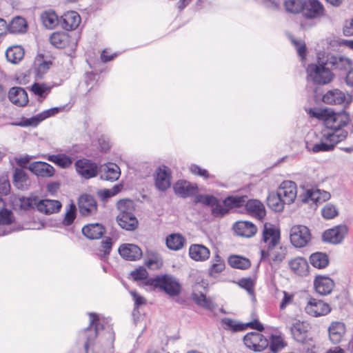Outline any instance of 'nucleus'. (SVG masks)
I'll use <instances>...</instances> for the list:
<instances>
[{
  "instance_id": "052dcab7",
  "label": "nucleus",
  "mask_w": 353,
  "mask_h": 353,
  "mask_svg": "<svg viewBox=\"0 0 353 353\" xmlns=\"http://www.w3.org/2000/svg\"><path fill=\"white\" fill-rule=\"evenodd\" d=\"M290 41L296 48L299 56L302 60L306 57L307 48L305 42L303 40H296L292 37H290Z\"/></svg>"
},
{
  "instance_id": "680f3d73",
  "label": "nucleus",
  "mask_w": 353,
  "mask_h": 353,
  "mask_svg": "<svg viewBox=\"0 0 353 353\" xmlns=\"http://www.w3.org/2000/svg\"><path fill=\"white\" fill-rule=\"evenodd\" d=\"M195 203H201L208 206H214L217 203L216 197L207 194H196Z\"/></svg>"
},
{
  "instance_id": "8fccbe9b",
  "label": "nucleus",
  "mask_w": 353,
  "mask_h": 353,
  "mask_svg": "<svg viewBox=\"0 0 353 353\" xmlns=\"http://www.w3.org/2000/svg\"><path fill=\"white\" fill-rule=\"evenodd\" d=\"M30 90L39 98L45 99L50 94L51 87L46 83H34L31 86Z\"/></svg>"
},
{
  "instance_id": "0e129e2a",
  "label": "nucleus",
  "mask_w": 353,
  "mask_h": 353,
  "mask_svg": "<svg viewBox=\"0 0 353 353\" xmlns=\"http://www.w3.org/2000/svg\"><path fill=\"white\" fill-rule=\"evenodd\" d=\"M13 221L11 211L5 209L0 210V225H9Z\"/></svg>"
},
{
  "instance_id": "5fc2aeb1",
  "label": "nucleus",
  "mask_w": 353,
  "mask_h": 353,
  "mask_svg": "<svg viewBox=\"0 0 353 353\" xmlns=\"http://www.w3.org/2000/svg\"><path fill=\"white\" fill-rule=\"evenodd\" d=\"M284 6L287 12L293 14L301 12L304 8L303 0H285Z\"/></svg>"
},
{
  "instance_id": "4be33fe9",
  "label": "nucleus",
  "mask_w": 353,
  "mask_h": 353,
  "mask_svg": "<svg viewBox=\"0 0 353 353\" xmlns=\"http://www.w3.org/2000/svg\"><path fill=\"white\" fill-rule=\"evenodd\" d=\"M28 169L36 176H53L54 174V168L43 161L32 162L29 165Z\"/></svg>"
},
{
  "instance_id": "473e14b6",
  "label": "nucleus",
  "mask_w": 353,
  "mask_h": 353,
  "mask_svg": "<svg viewBox=\"0 0 353 353\" xmlns=\"http://www.w3.org/2000/svg\"><path fill=\"white\" fill-rule=\"evenodd\" d=\"M46 159L62 169L69 168L73 163V159L64 153L48 154Z\"/></svg>"
},
{
  "instance_id": "c85d7f7f",
  "label": "nucleus",
  "mask_w": 353,
  "mask_h": 353,
  "mask_svg": "<svg viewBox=\"0 0 353 353\" xmlns=\"http://www.w3.org/2000/svg\"><path fill=\"white\" fill-rule=\"evenodd\" d=\"M190 257L196 261H204L209 259L210 250L201 244H193L189 248Z\"/></svg>"
},
{
  "instance_id": "de8ad7c7",
  "label": "nucleus",
  "mask_w": 353,
  "mask_h": 353,
  "mask_svg": "<svg viewBox=\"0 0 353 353\" xmlns=\"http://www.w3.org/2000/svg\"><path fill=\"white\" fill-rule=\"evenodd\" d=\"M192 299L199 305L209 310H213L215 309V305L210 298L206 297L203 293H194L192 294Z\"/></svg>"
},
{
  "instance_id": "774afa93",
  "label": "nucleus",
  "mask_w": 353,
  "mask_h": 353,
  "mask_svg": "<svg viewBox=\"0 0 353 353\" xmlns=\"http://www.w3.org/2000/svg\"><path fill=\"white\" fill-rule=\"evenodd\" d=\"M131 275L136 281L144 280L148 277V272L145 268L140 267L131 272Z\"/></svg>"
},
{
  "instance_id": "09e8293b",
  "label": "nucleus",
  "mask_w": 353,
  "mask_h": 353,
  "mask_svg": "<svg viewBox=\"0 0 353 353\" xmlns=\"http://www.w3.org/2000/svg\"><path fill=\"white\" fill-rule=\"evenodd\" d=\"M247 196H230L223 201L224 205L228 208H239L245 205Z\"/></svg>"
},
{
  "instance_id": "6e6d98bb",
  "label": "nucleus",
  "mask_w": 353,
  "mask_h": 353,
  "mask_svg": "<svg viewBox=\"0 0 353 353\" xmlns=\"http://www.w3.org/2000/svg\"><path fill=\"white\" fill-rule=\"evenodd\" d=\"M117 208L119 210V214L132 215L133 213V202L129 199H122L118 201Z\"/></svg>"
},
{
  "instance_id": "9d476101",
  "label": "nucleus",
  "mask_w": 353,
  "mask_h": 353,
  "mask_svg": "<svg viewBox=\"0 0 353 353\" xmlns=\"http://www.w3.org/2000/svg\"><path fill=\"white\" fill-rule=\"evenodd\" d=\"M322 101L329 105H347L351 102V96L338 88H333L323 95Z\"/></svg>"
},
{
  "instance_id": "a18cd8bd",
  "label": "nucleus",
  "mask_w": 353,
  "mask_h": 353,
  "mask_svg": "<svg viewBox=\"0 0 353 353\" xmlns=\"http://www.w3.org/2000/svg\"><path fill=\"white\" fill-rule=\"evenodd\" d=\"M8 30L14 34L25 32L27 30L26 19L21 17H14L9 24Z\"/></svg>"
},
{
  "instance_id": "bf43d9fd",
  "label": "nucleus",
  "mask_w": 353,
  "mask_h": 353,
  "mask_svg": "<svg viewBox=\"0 0 353 353\" xmlns=\"http://www.w3.org/2000/svg\"><path fill=\"white\" fill-rule=\"evenodd\" d=\"M269 344L270 350L274 352L280 351L285 346L283 338L277 335H272Z\"/></svg>"
},
{
  "instance_id": "aec40b11",
  "label": "nucleus",
  "mask_w": 353,
  "mask_h": 353,
  "mask_svg": "<svg viewBox=\"0 0 353 353\" xmlns=\"http://www.w3.org/2000/svg\"><path fill=\"white\" fill-rule=\"evenodd\" d=\"M119 253L121 256L128 261H137L141 259L142 251L135 244L124 243L120 245Z\"/></svg>"
},
{
  "instance_id": "79ce46f5",
  "label": "nucleus",
  "mask_w": 353,
  "mask_h": 353,
  "mask_svg": "<svg viewBox=\"0 0 353 353\" xmlns=\"http://www.w3.org/2000/svg\"><path fill=\"white\" fill-rule=\"evenodd\" d=\"M52 63L50 61L44 60L42 54H38L34 61V70L37 77L41 78L42 76L49 70Z\"/></svg>"
},
{
  "instance_id": "5701e85b",
  "label": "nucleus",
  "mask_w": 353,
  "mask_h": 353,
  "mask_svg": "<svg viewBox=\"0 0 353 353\" xmlns=\"http://www.w3.org/2000/svg\"><path fill=\"white\" fill-rule=\"evenodd\" d=\"M81 22L79 14L75 11H68L63 14L60 19V25L65 30L76 29Z\"/></svg>"
},
{
  "instance_id": "58836bf2",
  "label": "nucleus",
  "mask_w": 353,
  "mask_h": 353,
  "mask_svg": "<svg viewBox=\"0 0 353 353\" xmlns=\"http://www.w3.org/2000/svg\"><path fill=\"white\" fill-rule=\"evenodd\" d=\"M267 204L272 210L281 212L287 203L278 192H270L267 198Z\"/></svg>"
},
{
  "instance_id": "e2e57ef3",
  "label": "nucleus",
  "mask_w": 353,
  "mask_h": 353,
  "mask_svg": "<svg viewBox=\"0 0 353 353\" xmlns=\"http://www.w3.org/2000/svg\"><path fill=\"white\" fill-rule=\"evenodd\" d=\"M99 76L97 73L87 72L85 74V82L88 88V91L90 92L94 87L97 84Z\"/></svg>"
},
{
  "instance_id": "6e6552de",
  "label": "nucleus",
  "mask_w": 353,
  "mask_h": 353,
  "mask_svg": "<svg viewBox=\"0 0 353 353\" xmlns=\"http://www.w3.org/2000/svg\"><path fill=\"white\" fill-rule=\"evenodd\" d=\"M281 232L279 229L271 223H265L263 225L261 248L279 244Z\"/></svg>"
},
{
  "instance_id": "4468645a",
  "label": "nucleus",
  "mask_w": 353,
  "mask_h": 353,
  "mask_svg": "<svg viewBox=\"0 0 353 353\" xmlns=\"http://www.w3.org/2000/svg\"><path fill=\"white\" fill-rule=\"evenodd\" d=\"M330 310L331 308L327 303L316 299H310L305 307V312L314 317L325 316Z\"/></svg>"
},
{
  "instance_id": "69168bd1",
  "label": "nucleus",
  "mask_w": 353,
  "mask_h": 353,
  "mask_svg": "<svg viewBox=\"0 0 353 353\" xmlns=\"http://www.w3.org/2000/svg\"><path fill=\"white\" fill-rule=\"evenodd\" d=\"M239 286L246 290L251 295L254 294V281L251 278L242 279L239 282Z\"/></svg>"
},
{
  "instance_id": "b1692460",
  "label": "nucleus",
  "mask_w": 353,
  "mask_h": 353,
  "mask_svg": "<svg viewBox=\"0 0 353 353\" xmlns=\"http://www.w3.org/2000/svg\"><path fill=\"white\" fill-rule=\"evenodd\" d=\"M8 99L14 105L22 107L28 102L26 91L21 87H12L8 92Z\"/></svg>"
},
{
  "instance_id": "c03bdc74",
  "label": "nucleus",
  "mask_w": 353,
  "mask_h": 353,
  "mask_svg": "<svg viewBox=\"0 0 353 353\" xmlns=\"http://www.w3.org/2000/svg\"><path fill=\"white\" fill-rule=\"evenodd\" d=\"M130 188L128 185L125 184L124 181H121L114 185L110 189H104L98 192V195L102 200H107L108 199L115 196L123 190H127Z\"/></svg>"
},
{
  "instance_id": "cd10ccee",
  "label": "nucleus",
  "mask_w": 353,
  "mask_h": 353,
  "mask_svg": "<svg viewBox=\"0 0 353 353\" xmlns=\"http://www.w3.org/2000/svg\"><path fill=\"white\" fill-rule=\"evenodd\" d=\"M61 203L57 200L51 199H38L37 210L39 212L50 214L59 212L61 208Z\"/></svg>"
},
{
  "instance_id": "423d86ee",
  "label": "nucleus",
  "mask_w": 353,
  "mask_h": 353,
  "mask_svg": "<svg viewBox=\"0 0 353 353\" xmlns=\"http://www.w3.org/2000/svg\"><path fill=\"white\" fill-rule=\"evenodd\" d=\"M290 239L294 247L302 248L309 244L312 234L307 227L303 225H294L290 229Z\"/></svg>"
},
{
  "instance_id": "9b49d317",
  "label": "nucleus",
  "mask_w": 353,
  "mask_h": 353,
  "mask_svg": "<svg viewBox=\"0 0 353 353\" xmlns=\"http://www.w3.org/2000/svg\"><path fill=\"white\" fill-rule=\"evenodd\" d=\"M348 232L345 225H339L330 229L326 230L322 235L323 241L332 244H339L345 239Z\"/></svg>"
},
{
  "instance_id": "c756f323",
  "label": "nucleus",
  "mask_w": 353,
  "mask_h": 353,
  "mask_svg": "<svg viewBox=\"0 0 353 353\" xmlns=\"http://www.w3.org/2000/svg\"><path fill=\"white\" fill-rule=\"evenodd\" d=\"M324 12V7L319 0H308L303 15L307 19H315L323 16Z\"/></svg>"
},
{
  "instance_id": "a211bd4d",
  "label": "nucleus",
  "mask_w": 353,
  "mask_h": 353,
  "mask_svg": "<svg viewBox=\"0 0 353 353\" xmlns=\"http://www.w3.org/2000/svg\"><path fill=\"white\" fill-rule=\"evenodd\" d=\"M277 192L287 204L292 203L297 194L296 185L292 181H285L279 186Z\"/></svg>"
},
{
  "instance_id": "7c9ffc66",
  "label": "nucleus",
  "mask_w": 353,
  "mask_h": 353,
  "mask_svg": "<svg viewBox=\"0 0 353 353\" xmlns=\"http://www.w3.org/2000/svg\"><path fill=\"white\" fill-rule=\"evenodd\" d=\"M329 338L332 343L336 344L341 341L345 333V327L341 322H332L328 328Z\"/></svg>"
},
{
  "instance_id": "2eb2a0df",
  "label": "nucleus",
  "mask_w": 353,
  "mask_h": 353,
  "mask_svg": "<svg viewBox=\"0 0 353 353\" xmlns=\"http://www.w3.org/2000/svg\"><path fill=\"white\" fill-rule=\"evenodd\" d=\"M79 212L82 216H92L97 212V203L94 198L90 194L81 195L78 201Z\"/></svg>"
},
{
  "instance_id": "dca6fc26",
  "label": "nucleus",
  "mask_w": 353,
  "mask_h": 353,
  "mask_svg": "<svg viewBox=\"0 0 353 353\" xmlns=\"http://www.w3.org/2000/svg\"><path fill=\"white\" fill-rule=\"evenodd\" d=\"M157 284L171 296H177L181 292L179 283L172 276L165 275L157 280Z\"/></svg>"
},
{
  "instance_id": "f03ea898",
  "label": "nucleus",
  "mask_w": 353,
  "mask_h": 353,
  "mask_svg": "<svg viewBox=\"0 0 353 353\" xmlns=\"http://www.w3.org/2000/svg\"><path fill=\"white\" fill-rule=\"evenodd\" d=\"M317 139L316 143L314 144H307V149L313 152H325L332 151L336 145L345 139V133L342 132L340 134L330 132V130L323 129L318 134H316Z\"/></svg>"
},
{
  "instance_id": "ea45409f",
  "label": "nucleus",
  "mask_w": 353,
  "mask_h": 353,
  "mask_svg": "<svg viewBox=\"0 0 353 353\" xmlns=\"http://www.w3.org/2000/svg\"><path fill=\"white\" fill-rule=\"evenodd\" d=\"M291 333L295 341L303 343L307 337V326L303 322H295L291 327Z\"/></svg>"
},
{
  "instance_id": "ddd939ff",
  "label": "nucleus",
  "mask_w": 353,
  "mask_h": 353,
  "mask_svg": "<svg viewBox=\"0 0 353 353\" xmlns=\"http://www.w3.org/2000/svg\"><path fill=\"white\" fill-rule=\"evenodd\" d=\"M221 323L224 329L231 330L232 332H238L244 330L247 327L257 331L261 332L264 327L263 325L258 321L254 320L253 321L249 322L247 324H241L229 318L223 319Z\"/></svg>"
},
{
  "instance_id": "1a4fd4ad",
  "label": "nucleus",
  "mask_w": 353,
  "mask_h": 353,
  "mask_svg": "<svg viewBox=\"0 0 353 353\" xmlns=\"http://www.w3.org/2000/svg\"><path fill=\"white\" fill-rule=\"evenodd\" d=\"M74 166L77 173L81 176H97L99 174V165L90 159H77Z\"/></svg>"
},
{
  "instance_id": "603ef678",
  "label": "nucleus",
  "mask_w": 353,
  "mask_h": 353,
  "mask_svg": "<svg viewBox=\"0 0 353 353\" xmlns=\"http://www.w3.org/2000/svg\"><path fill=\"white\" fill-rule=\"evenodd\" d=\"M339 210L338 207L332 203L325 204L321 209V215L327 220L334 219L339 215Z\"/></svg>"
},
{
  "instance_id": "338daca9",
  "label": "nucleus",
  "mask_w": 353,
  "mask_h": 353,
  "mask_svg": "<svg viewBox=\"0 0 353 353\" xmlns=\"http://www.w3.org/2000/svg\"><path fill=\"white\" fill-rule=\"evenodd\" d=\"M170 178H156L155 185L159 190L165 191L170 187Z\"/></svg>"
},
{
  "instance_id": "4d7b16f0",
  "label": "nucleus",
  "mask_w": 353,
  "mask_h": 353,
  "mask_svg": "<svg viewBox=\"0 0 353 353\" xmlns=\"http://www.w3.org/2000/svg\"><path fill=\"white\" fill-rule=\"evenodd\" d=\"M76 205L72 201H71L69 205V208L67 210L64 219L63 220V224L64 225H70L73 223L74 220L76 218Z\"/></svg>"
},
{
  "instance_id": "393cba45",
  "label": "nucleus",
  "mask_w": 353,
  "mask_h": 353,
  "mask_svg": "<svg viewBox=\"0 0 353 353\" xmlns=\"http://www.w3.org/2000/svg\"><path fill=\"white\" fill-rule=\"evenodd\" d=\"M233 230L237 235L250 238L256 233L257 228L252 222L240 221L235 223Z\"/></svg>"
},
{
  "instance_id": "bb28decb",
  "label": "nucleus",
  "mask_w": 353,
  "mask_h": 353,
  "mask_svg": "<svg viewBox=\"0 0 353 353\" xmlns=\"http://www.w3.org/2000/svg\"><path fill=\"white\" fill-rule=\"evenodd\" d=\"M327 67L332 70H346L351 64V60L342 55H331L325 61Z\"/></svg>"
},
{
  "instance_id": "c9c22d12",
  "label": "nucleus",
  "mask_w": 353,
  "mask_h": 353,
  "mask_svg": "<svg viewBox=\"0 0 353 353\" xmlns=\"http://www.w3.org/2000/svg\"><path fill=\"white\" fill-rule=\"evenodd\" d=\"M117 221L121 228L130 231L135 230L138 225V221L134 214H119Z\"/></svg>"
},
{
  "instance_id": "13d9d810",
  "label": "nucleus",
  "mask_w": 353,
  "mask_h": 353,
  "mask_svg": "<svg viewBox=\"0 0 353 353\" xmlns=\"http://www.w3.org/2000/svg\"><path fill=\"white\" fill-rule=\"evenodd\" d=\"M38 199L37 196L34 197H23L19 199V206L21 209L25 210L30 208L37 209Z\"/></svg>"
},
{
  "instance_id": "0eeeda50",
  "label": "nucleus",
  "mask_w": 353,
  "mask_h": 353,
  "mask_svg": "<svg viewBox=\"0 0 353 353\" xmlns=\"http://www.w3.org/2000/svg\"><path fill=\"white\" fill-rule=\"evenodd\" d=\"M261 260L268 261L270 263L279 264L281 263L286 256L287 248L280 243L261 248Z\"/></svg>"
},
{
  "instance_id": "864d4df0",
  "label": "nucleus",
  "mask_w": 353,
  "mask_h": 353,
  "mask_svg": "<svg viewBox=\"0 0 353 353\" xmlns=\"http://www.w3.org/2000/svg\"><path fill=\"white\" fill-rule=\"evenodd\" d=\"M50 43L57 48H65L68 43V36L61 32H54L50 37Z\"/></svg>"
},
{
  "instance_id": "e433bc0d",
  "label": "nucleus",
  "mask_w": 353,
  "mask_h": 353,
  "mask_svg": "<svg viewBox=\"0 0 353 353\" xmlns=\"http://www.w3.org/2000/svg\"><path fill=\"white\" fill-rule=\"evenodd\" d=\"M329 256L324 252H316L310 256V263L315 268H325L329 265Z\"/></svg>"
},
{
  "instance_id": "a878e982",
  "label": "nucleus",
  "mask_w": 353,
  "mask_h": 353,
  "mask_svg": "<svg viewBox=\"0 0 353 353\" xmlns=\"http://www.w3.org/2000/svg\"><path fill=\"white\" fill-rule=\"evenodd\" d=\"M290 270L296 274L305 276L309 273V265L303 257H296L288 262Z\"/></svg>"
},
{
  "instance_id": "412c9836",
  "label": "nucleus",
  "mask_w": 353,
  "mask_h": 353,
  "mask_svg": "<svg viewBox=\"0 0 353 353\" xmlns=\"http://www.w3.org/2000/svg\"><path fill=\"white\" fill-rule=\"evenodd\" d=\"M174 190L176 194L185 198L195 195L198 188L196 184L191 183L184 179H180L174 184Z\"/></svg>"
},
{
  "instance_id": "72a5a7b5",
  "label": "nucleus",
  "mask_w": 353,
  "mask_h": 353,
  "mask_svg": "<svg viewBox=\"0 0 353 353\" xmlns=\"http://www.w3.org/2000/svg\"><path fill=\"white\" fill-rule=\"evenodd\" d=\"M186 243L185 238L179 233L168 235L165 239L166 246L169 250L178 251L181 250Z\"/></svg>"
},
{
  "instance_id": "37998d69",
  "label": "nucleus",
  "mask_w": 353,
  "mask_h": 353,
  "mask_svg": "<svg viewBox=\"0 0 353 353\" xmlns=\"http://www.w3.org/2000/svg\"><path fill=\"white\" fill-rule=\"evenodd\" d=\"M99 174H105V176H120L121 169L117 164L108 162L99 165Z\"/></svg>"
},
{
  "instance_id": "20e7f679",
  "label": "nucleus",
  "mask_w": 353,
  "mask_h": 353,
  "mask_svg": "<svg viewBox=\"0 0 353 353\" xmlns=\"http://www.w3.org/2000/svg\"><path fill=\"white\" fill-rule=\"evenodd\" d=\"M318 64H309L306 68L307 77L315 83L325 85L330 83L334 79L333 72L329 69L325 62L318 57Z\"/></svg>"
},
{
  "instance_id": "7ed1b4c3",
  "label": "nucleus",
  "mask_w": 353,
  "mask_h": 353,
  "mask_svg": "<svg viewBox=\"0 0 353 353\" xmlns=\"http://www.w3.org/2000/svg\"><path fill=\"white\" fill-rule=\"evenodd\" d=\"M90 327L85 330L87 341L85 343V350L88 353V347L92 344L94 339L99 334L101 330L107 329L108 334L110 337L111 343L114 340V334L112 332V328L109 326L106 327V324L108 323V320L105 318H100L98 314L94 313L90 314Z\"/></svg>"
},
{
  "instance_id": "f257e3e1",
  "label": "nucleus",
  "mask_w": 353,
  "mask_h": 353,
  "mask_svg": "<svg viewBox=\"0 0 353 353\" xmlns=\"http://www.w3.org/2000/svg\"><path fill=\"white\" fill-rule=\"evenodd\" d=\"M312 115L323 120L326 130H330V132L340 134L342 132L345 133V139L347 137V131L343 129L350 121V115L345 111L334 112L328 109H321L313 112Z\"/></svg>"
},
{
  "instance_id": "3c124183",
  "label": "nucleus",
  "mask_w": 353,
  "mask_h": 353,
  "mask_svg": "<svg viewBox=\"0 0 353 353\" xmlns=\"http://www.w3.org/2000/svg\"><path fill=\"white\" fill-rule=\"evenodd\" d=\"M225 269V262L223 259L218 254H215L212 259V263L209 269V274L215 276L221 273Z\"/></svg>"
},
{
  "instance_id": "49530a36",
  "label": "nucleus",
  "mask_w": 353,
  "mask_h": 353,
  "mask_svg": "<svg viewBox=\"0 0 353 353\" xmlns=\"http://www.w3.org/2000/svg\"><path fill=\"white\" fill-rule=\"evenodd\" d=\"M228 262L231 267L241 270L247 269L251 265L248 259L238 255L230 256Z\"/></svg>"
},
{
  "instance_id": "2f4dec72",
  "label": "nucleus",
  "mask_w": 353,
  "mask_h": 353,
  "mask_svg": "<svg viewBox=\"0 0 353 353\" xmlns=\"http://www.w3.org/2000/svg\"><path fill=\"white\" fill-rule=\"evenodd\" d=\"M82 233L90 239H99L105 233V228L100 223H90L82 228Z\"/></svg>"
},
{
  "instance_id": "a19ab883",
  "label": "nucleus",
  "mask_w": 353,
  "mask_h": 353,
  "mask_svg": "<svg viewBox=\"0 0 353 353\" xmlns=\"http://www.w3.org/2000/svg\"><path fill=\"white\" fill-rule=\"evenodd\" d=\"M24 49L20 46H14L7 49L6 57L7 60L12 63H18L24 57Z\"/></svg>"
},
{
  "instance_id": "f8f14e48",
  "label": "nucleus",
  "mask_w": 353,
  "mask_h": 353,
  "mask_svg": "<svg viewBox=\"0 0 353 353\" xmlns=\"http://www.w3.org/2000/svg\"><path fill=\"white\" fill-rule=\"evenodd\" d=\"M244 344L254 351L261 352L269 345V341L259 332H251L243 338Z\"/></svg>"
},
{
  "instance_id": "f704fd0d",
  "label": "nucleus",
  "mask_w": 353,
  "mask_h": 353,
  "mask_svg": "<svg viewBox=\"0 0 353 353\" xmlns=\"http://www.w3.org/2000/svg\"><path fill=\"white\" fill-rule=\"evenodd\" d=\"M247 211L259 219H262L265 215V210L263 204L259 200H248L245 203Z\"/></svg>"
},
{
  "instance_id": "39448f33",
  "label": "nucleus",
  "mask_w": 353,
  "mask_h": 353,
  "mask_svg": "<svg viewBox=\"0 0 353 353\" xmlns=\"http://www.w3.org/2000/svg\"><path fill=\"white\" fill-rule=\"evenodd\" d=\"M64 109V107H54L48 110H44L30 118L23 117L21 121L10 123L11 125L19 126V127H37L43 120L56 115L61 110Z\"/></svg>"
},
{
  "instance_id": "f3484780",
  "label": "nucleus",
  "mask_w": 353,
  "mask_h": 353,
  "mask_svg": "<svg viewBox=\"0 0 353 353\" xmlns=\"http://www.w3.org/2000/svg\"><path fill=\"white\" fill-rule=\"evenodd\" d=\"M331 198L329 192L320 190L319 188H312L307 190L302 198L303 203H309L312 201L316 205L321 204Z\"/></svg>"
},
{
  "instance_id": "4c0bfd02",
  "label": "nucleus",
  "mask_w": 353,
  "mask_h": 353,
  "mask_svg": "<svg viewBox=\"0 0 353 353\" xmlns=\"http://www.w3.org/2000/svg\"><path fill=\"white\" fill-rule=\"evenodd\" d=\"M41 19L43 26L48 29L54 28L60 24V19L54 10H48L42 12Z\"/></svg>"
},
{
  "instance_id": "6ab92c4d",
  "label": "nucleus",
  "mask_w": 353,
  "mask_h": 353,
  "mask_svg": "<svg viewBox=\"0 0 353 353\" xmlns=\"http://www.w3.org/2000/svg\"><path fill=\"white\" fill-rule=\"evenodd\" d=\"M314 287L318 294L327 295L332 292L334 282L329 276L317 275L314 279Z\"/></svg>"
}]
</instances>
